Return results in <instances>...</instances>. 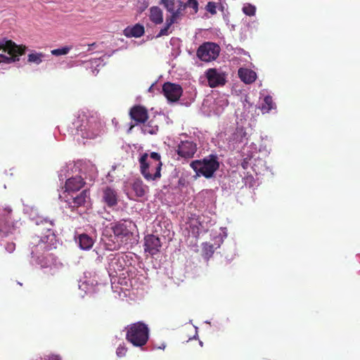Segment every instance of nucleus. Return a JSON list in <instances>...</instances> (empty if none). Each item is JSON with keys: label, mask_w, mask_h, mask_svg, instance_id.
<instances>
[{"label": "nucleus", "mask_w": 360, "mask_h": 360, "mask_svg": "<svg viewBox=\"0 0 360 360\" xmlns=\"http://www.w3.org/2000/svg\"><path fill=\"white\" fill-rule=\"evenodd\" d=\"M238 74L241 81L245 84H252L257 79L255 72L248 68H240Z\"/></svg>", "instance_id": "obj_19"}, {"label": "nucleus", "mask_w": 360, "mask_h": 360, "mask_svg": "<svg viewBox=\"0 0 360 360\" xmlns=\"http://www.w3.org/2000/svg\"><path fill=\"white\" fill-rule=\"evenodd\" d=\"M15 243H8L6 244V250L10 253L13 252L15 250Z\"/></svg>", "instance_id": "obj_33"}, {"label": "nucleus", "mask_w": 360, "mask_h": 360, "mask_svg": "<svg viewBox=\"0 0 360 360\" xmlns=\"http://www.w3.org/2000/svg\"><path fill=\"white\" fill-rule=\"evenodd\" d=\"M149 338V329L143 322H136L128 326L126 340L135 347L145 345Z\"/></svg>", "instance_id": "obj_3"}, {"label": "nucleus", "mask_w": 360, "mask_h": 360, "mask_svg": "<svg viewBox=\"0 0 360 360\" xmlns=\"http://www.w3.org/2000/svg\"><path fill=\"white\" fill-rule=\"evenodd\" d=\"M79 244L82 250H89L94 245V240L87 234L83 233L79 236Z\"/></svg>", "instance_id": "obj_22"}, {"label": "nucleus", "mask_w": 360, "mask_h": 360, "mask_svg": "<svg viewBox=\"0 0 360 360\" xmlns=\"http://www.w3.org/2000/svg\"><path fill=\"white\" fill-rule=\"evenodd\" d=\"M149 18L155 25L161 24L163 22V13L158 6H152L150 8Z\"/></svg>", "instance_id": "obj_20"}, {"label": "nucleus", "mask_w": 360, "mask_h": 360, "mask_svg": "<svg viewBox=\"0 0 360 360\" xmlns=\"http://www.w3.org/2000/svg\"><path fill=\"white\" fill-rule=\"evenodd\" d=\"M202 252L206 257H211L214 253V246L212 244L205 243L203 244Z\"/></svg>", "instance_id": "obj_28"}, {"label": "nucleus", "mask_w": 360, "mask_h": 360, "mask_svg": "<svg viewBox=\"0 0 360 360\" xmlns=\"http://www.w3.org/2000/svg\"><path fill=\"white\" fill-rule=\"evenodd\" d=\"M161 243L160 238L155 235H147L144 238V250L152 256L160 252Z\"/></svg>", "instance_id": "obj_12"}, {"label": "nucleus", "mask_w": 360, "mask_h": 360, "mask_svg": "<svg viewBox=\"0 0 360 360\" xmlns=\"http://www.w3.org/2000/svg\"><path fill=\"white\" fill-rule=\"evenodd\" d=\"M85 184L86 182L84 179L79 176L69 178L65 181V190L63 193L70 194L77 193L82 189Z\"/></svg>", "instance_id": "obj_13"}, {"label": "nucleus", "mask_w": 360, "mask_h": 360, "mask_svg": "<svg viewBox=\"0 0 360 360\" xmlns=\"http://www.w3.org/2000/svg\"><path fill=\"white\" fill-rule=\"evenodd\" d=\"M16 48L15 43L12 40L3 39L0 41V50L2 49L3 51H8L10 53H13L18 50L15 49Z\"/></svg>", "instance_id": "obj_25"}, {"label": "nucleus", "mask_w": 360, "mask_h": 360, "mask_svg": "<svg viewBox=\"0 0 360 360\" xmlns=\"http://www.w3.org/2000/svg\"><path fill=\"white\" fill-rule=\"evenodd\" d=\"M127 348L124 345H119L116 350V354L118 357H123L126 355Z\"/></svg>", "instance_id": "obj_32"}, {"label": "nucleus", "mask_w": 360, "mask_h": 360, "mask_svg": "<svg viewBox=\"0 0 360 360\" xmlns=\"http://www.w3.org/2000/svg\"><path fill=\"white\" fill-rule=\"evenodd\" d=\"M196 150L197 145L194 142L185 141L178 146L177 154L184 159H190L194 156Z\"/></svg>", "instance_id": "obj_10"}, {"label": "nucleus", "mask_w": 360, "mask_h": 360, "mask_svg": "<svg viewBox=\"0 0 360 360\" xmlns=\"http://www.w3.org/2000/svg\"><path fill=\"white\" fill-rule=\"evenodd\" d=\"M15 46L17 47L15 49L18 50L15 52L10 53L8 51H4V52H7L10 56L0 54V63H4L10 64L16 61H19V56L25 54L27 47L24 45H17L16 44Z\"/></svg>", "instance_id": "obj_14"}, {"label": "nucleus", "mask_w": 360, "mask_h": 360, "mask_svg": "<svg viewBox=\"0 0 360 360\" xmlns=\"http://www.w3.org/2000/svg\"><path fill=\"white\" fill-rule=\"evenodd\" d=\"M74 123L75 125L77 133L80 131V136L83 139H94L102 134L103 131V123L97 115H92L86 118L84 124H77Z\"/></svg>", "instance_id": "obj_2"}, {"label": "nucleus", "mask_w": 360, "mask_h": 360, "mask_svg": "<svg viewBox=\"0 0 360 360\" xmlns=\"http://www.w3.org/2000/svg\"><path fill=\"white\" fill-rule=\"evenodd\" d=\"M220 47L214 42H205L197 50V56L204 62H210L217 58Z\"/></svg>", "instance_id": "obj_6"}, {"label": "nucleus", "mask_w": 360, "mask_h": 360, "mask_svg": "<svg viewBox=\"0 0 360 360\" xmlns=\"http://www.w3.org/2000/svg\"><path fill=\"white\" fill-rule=\"evenodd\" d=\"M129 116L135 124H144L148 119V110L144 106L136 105L131 108Z\"/></svg>", "instance_id": "obj_9"}, {"label": "nucleus", "mask_w": 360, "mask_h": 360, "mask_svg": "<svg viewBox=\"0 0 360 360\" xmlns=\"http://www.w3.org/2000/svg\"><path fill=\"white\" fill-rule=\"evenodd\" d=\"M206 10L210 13L212 15H214L217 13V6L216 3L212 1H209L206 6Z\"/></svg>", "instance_id": "obj_31"}, {"label": "nucleus", "mask_w": 360, "mask_h": 360, "mask_svg": "<svg viewBox=\"0 0 360 360\" xmlns=\"http://www.w3.org/2000/svg\"><path fill=\"white\" fill-rule=\"evenodd\" d=\"M103 200L110 207L117 204V193L116 191L109 186L105 187L103 191Z\"/></svg>", "instance_id": "obj_16"}, {"label": "nucleus", "mask_w": 360, "mask_h": 360, "mask_svg": "<svg viewBox=\"0 0 360 360\" xmlns=\"http://www.w3.org/2000/svg\"><path fill=\"white\" fill-rule=\"evenodd\" d=\"M276 108V105L271 96H266L264 98V103L262 105L261 110L264 112H269L271 110Z\"/></svg>", "instance_id": "obj_23"}, {"label": "nucleus", "mask_w": 360, "mask_h": 360, "mask_svg": "<svg viewBox=\"0 0 360 360\" xmlns=\"http://www.w3.org/2000/svg\"><path fill=\"white\" fill-rule=\"evenodd\" d=\"M206 77L211 88L223 86L226 82L225 74L217 71L215 68L208 69L206 71Z\"/></svg>", "instance_id": "obj_8"}, {"label": "nucleus", "mask_w": 360, "mask_h": 360, "mask_svg": "<svg viewBox=\"0 0 360 360\" xmlns=\"http://www.w3.org/2000/svg\"><path fill=\"white\" fill-rule=\"evenodd\" d=\"M162 92L169 101L176 102L182 96L183 89L179 84L168 82L163 84Z\"/></svg>", "instance_id": "obj_7"}, {"label": "nucleus", "mask_w": 360, "mask_h": 360, "mask_svg": "<svg viewBox=\"0 0 360 360\" xmlns=\"http://www.w3.org/2000/svg\"><path fill=\"white\" fill-rule=\"evenodd\" d=\"M158 126L155 124L153 121L148 122L147 124H143L141 129L143 134H155L158 131Z\"/></svg>", "instance_id": "obj_24"}, {"label": "nucleus", "mask_w": 360, "mask_h": 360, "mask_svg": "<svg viewBox=\"0 0 360 360\" xmlns=\"http://www.w3.org/2000/svg\"><path fill=\"white\" fill-rule=\"evenodd\" d=\"M70 49H71L70 47L65 46V47H63L60 49H56L52 50L51 53H52V55L57 56H61V55H66L67 53H68V52L70 51Z\"/></svg>", "instance_id": "obj_29"}, {"label": "nucleus", "mask_w": 360, "mask_h": 360, "mask_svg": "<svg viewBox=\"0 0 360 360\" xmlns=\"http://www.w3.org/2000/svg\"><path fill=\"white\" fill-rule=\"evenodd\" d=\"M178 14H174L173 15H170L166 18L165 26L162 28L160 32L157 34L156 37H161L162 36L168 35V30L170 27L175 22H177L176 18L178 17Z\"/></svg>", "instance_id": "obj_21"}, {"label": "nucleus", "mask_w": 360, "mask_h": 360, "mask_svg": "<svg viewBox=\"0 0 360 360\" xmlns=\"http://www.w3.org/2000/svg\"><path fill=\"white\" fill-rule=\"evenodd\" d=\"M184 6L185 8L186 7L192 8L195 13L198 11V3L197 0H187L186 3H184Z\"/></svg>", "instance_id": "obj_30"}, {"label": "nucleus", "mask_w": 360, "mask_h": 360, "mask_svg": "<svg viewBox=\"0 0 360 360\" xmlns=\"http://www.w3.org/2000/svg\"><path fill=\"white\" fill-rule=\"evenodd\" d=\"M60 198L67 204L71 211H76L81 207H87L91 202L89 189H84L79 193H62Z\"/></svg>", "instance_id": "obj_5"}, {"label": "nucleus", "mask_w": 360, "mask_h": 360, "mask_svg": "<svg viewBox=\"0 0 360 360\" xmlns=\"http://www.w3.org/2000/svg\"><path fill=\"white\" fill-rule=\"evenodd\" d=\"M131 189L138 198H143L148 191V187L144 184L141 179H136L131 184Z\"/></svg>", "instance_id": "obj_18"}, {"label": "nucleus", "mask_w": 360, "mask_h": 360, "mask_svg": "<svg viewBox=\"0 0 360 360\" xmlns=\"http://www.w3.org/2000/svg\"><path fill=\"white\" fill-rule=\"evenodd\" d=\"M191 167L198 175H202L208 179L219 168V162L216 155H210L202 160H195L191 163Z\"/></svg>", "instance_id": "obj_4"}, {"label": "nucleus", "mask_w": 360, "mask_h": 360, "mask_svg": "<svg viewBox=\"0 0 360 360\" xmlns=\"http://www.w3.org/2000/svg\"><path fill=\"white\" fill-rule=\"evenodd\" d=\"M111 225V229L117 238H123L124 237H129L131 234L126 221H118Z\"/></svg>", "instance_id": "obj_15"}, {"label": "nucleus", "mask_w": 360, "mask_h": 360, "mask_svg": "<svg viewBox=\"0 0 360 360\" xmlns=\"http://www.w3.org/2000/svg\"><path fill=\"white\" fill-rule=\"evenodd\" d=\"M145 29L143 25L139 23H137L134 26H128L123 31V34L125 37L135 38L141 37L143 35Z\"/></svg>", "instance_id": "obj_17"}, {"label": "nucleus", "mask_w": 360, "mask_h": 360, "mask_svg": "<svg viewBox=\"0 0 360 360\" xmlns=\"http://www.w3.org/2000/svg\"><path fill=\"white\" fill-rule=\"evenodd\" d=\"M242 10L245 15L253 16L255 15L256 7L250 4H247L243 6Z\"/></svg>", "instance_id": "obj_27"}, {"label": "nucleus", "mask_w": 360, "mask_h": 360, "mask_svg": "<svg viewBox=\"0 0 360 360\" xmlns=\"http://www.w3.org/2000/svg\"><path fill=\"white\" fill-rule=\"evenodd\" d=\"M140 172L147 181H155L161 177L162 163L158 153H143L139 160Z\"/></svg>", "instance_id": "obj_1"}, {"label": "nucleus", "mask_w": 360, "mask_h": 360, "mask_svg": "<svg viewBox=\"0 0 360 360\" xmlns=\"http://www.w3.org/2000/svg\"><path fill=\"white\" fill-rule=\"evenodd\" d=\"M45 55L43 53H32L27 56V62L30 63L40 64L42 62Z\"/></svg>", "instance_id": "obj_26"}, {"label": "nucleus", "mask_w": 360, "mask_h": 360, "mask_svg": "<svg viewBox=\"0 0 360 360\" xmlns=\"http://www.w3.org/2000/svg\"><path fill=\"white\" fill-rule=\"evenodd\" d=\"M177 8L175 10V0H160V4L163 5L167 12H169L171 15H173L174 14H178V17L176 18V20H181L182 16L184 15V11L185 10V6H184V2L181 1H177Z\"/></svg>", "instance_id": "obj_11"}]
</instances>
